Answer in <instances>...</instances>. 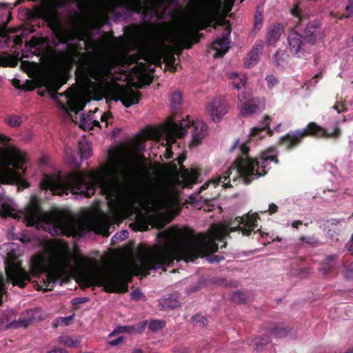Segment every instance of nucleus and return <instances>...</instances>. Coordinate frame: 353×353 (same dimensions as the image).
I'll list each match as a JSON object with an SVG mask.
<instances>
[{
	"instance_id": "1",
	"label": "nucleus",
	"mask_w": 353,
	"mask_h": 353,
	"mask_svg": "<svg viewBox=\"0 0 353 353\" xmlns=\"http://www.w3.org/2000/svg\"><path fill=\"white\" fill-rule=\"evenodd\" d=\"M74 259L68 244L63 241L54 243L50 250V257L42 253L33 255L30 259V270L28 272L20 261H6V274L8 281L14 286L24 288L31 281V276L39 278L46 273L42 279L41 288L50 291L56 283L63 278L72 268Z\"/></svg>"
},
{
	"instance_id": "2",
	"label": "nucleus",
	"mask_w": 353,
	"mask_h": 353,
	"mask_svg": "<svg viewBox=\"0 0 353 353\" xmlns=\"http://www.w3.org/2000/svg\"><path fill=\"white\" fill-rule=\"evenodd\" d=\"M120 180L112 170L94 171L87 174L83 171L72 172L65 179L57 174L43 176L40 186L42 190H50L52 194L68 195L69 192L90 198L99 188L102 194L113 196L118 191Z\"/></svg>"
},
{
	"instance_id": "3",
	"label": "nucleus",
	"mask_w": 353,
	"mask_h": 353,
	"mask_svg": "<svg viewBox=\"0 0 353 353\" xmlns=\"http://www.w3.org/2000/svg\"><path fill=\"white\" fill-rule=\"evenodd\" d=\"M217 225L212 227L208 234L199 233L194 235L192 237L183 241L180 247L174 250L170 245H157L153 248L148 254L143 256L140 259L141 265L138 269L137 275L146 276L150 274V270H158L163 268L164 270L165 266H170L174 260L180 261L181 260L186 263L193 261L198 259L199 256H208V260L210 263L220 262L225 259L222 255L214 254V252L219 250V246L216 242L223 243L220 246V249L223 250L226 248L227 243L225 241L227 237H224L223 240H215L214 245L216 250L211 251L200 248L199 245L194 243L198 236L203 235L206 239H210L212 234L215 231Z\"/></svg>"
},
{
	"instance_id": "4",
	"label": "nucleus",
	"mask_w": 353,
	"mask_h": 353,
	"mask_svg": "<svg viewBox=\"0 0 353 353\" xmlns=\"http://www.w3.org/2000/svg\"><path fill=\"white\" fill-rule=\"evenodd\" d=\"M92 260L81 257L76 263L77 281L86 288L103 287L108 293H125L128 291V283L132 281V274L127 270L101 271L92 269Z\"/></svg>"
},
{
	"instance_id": "5",
	"label": "nucleus",
	"mask_w": 353,
	"mask_h": 353,
	"mask_svg": "<svg viewBox=\"0 0 353 353\" xmlns=\"http://www.w3.org/2000/svg\"><path fill=\"white\" fill-rule=\"evenodd\" d=\"M292 14L297 19L296 26L302 28V33L292 30L288 36V44L290 52L301 58L310 54L312 48L323 41L325 34L319 21H311L307 16L301 15L297 8L292 10Z\"/></svg>"
},
{
	"instance_id": "6",
	"label": "nucleus",
	"mask_w": 353,
	"mask_h": 353,
	"mask_svg": "<svg viewBox=\"0 0 353 353\" xmlns=\"http://www.w3.org/2000/svg\"><path fill=\"white\" fill-rule=\"evenodd\" d=\"M24 220L28 226H43V229H48L52 236L68 235L72 230L71 221L64 212H44L40 199L36 196L31 197L26 208Z\"/></svg>"
},
{
	"instance_id": "7",
	"label": "nucleus",
	"mask_w": 353,
	"mask_h": 353,
	"mask_svg": "<svg viewBox=\"0 0 353 353\" xmlns=\"http://www.w3.org/2000/svg\"><path fill=\"white\" fill-rule=\"evenodd\" d=\"M139 59L138 54L128 53L119 57L108 55L91 56L82 61L78 70L84 79H93L102 83L112 74V70L117 65L130 66L137 63Z\"/></svg>"
},
{
	"instance_id": "8",
	"label": "nucleus",
	"mask_w": 353,
	"mask_h": 353,
	"mask_svg": "<svg viewBox=\"0 0 353 353\" xmlns=\"http://www.w3.org/2000/svg\"><path fill=\"white\" fill-rule=\"evenodd\" d=\"M249 147L243 144L241 147V156L238 157L234 163L240 176L246 185L259 177L267 174L271 168L270 162L279 164L278 151L274 148H271L263 152L259 158L252 159L249 157Z\"/></svg>"
},
{
	"instance_id": "9",
	"label": "nucleus",
	"mask_w": 353,
	"mask_h": 353,
	"mask_svg": "<svg viewBox=\"0 0 353 353\" xmlns=\"http://www.w3.org/2000/svg\"><path fill=\"white\" fill-rule=\"evenodd\" d=\"M257 214H247L243 216H238L234 220L229 221L227 224L216 225L215 231L210 239H206L203 235H200L194 241L196 245L205 250H216L215 240H223L224 237H230V233L240 231L243 236H250L254 228L257 226Z\"/></svg>"
},
{
	"instance_id": "10",
	"label": "nucleus",
	"mask_w": 353,
	"mask_h": 353,
	"mask_svg": "<svg viewBox=\"0 0 353 353\" xmlns=\"http://www.w3.org/2000/svg\"><path fill=\"white\" fill-rule=\"evenodd\" d=\"M341 135V130L338 126L330 133L323 127L315 122H310L305 128L292 130L282 136L279 140V144L285 147L288 151L298 148L306 137L314 139H336Z\"/></svg>"
},
{
	"instance_id": "11",
	"label": "nucleus",
	"mask_w": 353,
	"mask_h": 353,
	"mask_svg": "<svg viewBox=\"0 0 353 353\" xmlns=\"http://www.w3.org/2000/svg\"><path fill=\"white\" fill-rule=\"evenodd\" d=\"M214 21V14L210 8L201 9L199 11L197 20L192 25L194 32H183L179 35V40L185 49L192 48L194 43L199 42L201 34L199 30H203L205 28L211 26Z\"/></svg>"
},
{
	"instance_id": "12",
	"label": "nucleus",
	"mask_w": 353,
	"mask_h": 353,
	"mask_svg": "<svg viewBox=\"0 0 353 353\" xmlns=\"http://www.w3.org/2000/svg\"><path fill=\"white\" fill-rule=\"evenodd\" d=\"M68 79L64 74H57L48 77L46 80V87L50 95V98L54 101L59 107L68 113L78 112L82 110L84 105L79 101H68L66 105L58 99V91L67 83Z\"/></svg>"
},
{
	"instance_id": "13",
	"label": "nucleus",
	"mask_w": 353,
	"mask_h": 353,
	"mask_svg": "<svg viewBox=\"0 0 353 353\" xmlns=\"http://www.w3.org/2000/svg\"><path fill=\"white\" fill-rule=\"evenodd\" d=\"M63 5L62 0H43V4L37 8V15L46 22L50 29L54 30L60 26L57 8Z\"/></svg>"
},
{
	"instance_id": "14",
	"label": "nucleus",
	"mask_w": 353,
	"mask_h": 353,
	"mask_svg": "<svg viewBox=\"0 0 353 353\" xmlns=\"http://www.w3.org/2000/svg\"><path fill=\"white\" fill-rule=\"evenodd\" d=\"M188 125V122H182L177 123L174 121H170L164 126V132L165 134V143L166 146L165 153L164 154L166 159H171L173 157L172 147L173 144L176 143V139L183 138L185 135V129Z\"/></svg>"
},
{
	"instance_id": "15",
	"label": "nucleus",
	"mask_w": 353,
	"mask_h": 353,
	"mask_svg": "<svg viewBox=\"0 0 353 353\" xmlns=\"http://www.w3.org/2000/svg\"><path fill=\"white\" fill-rule=\"evenodd\" d=\"M185 155H180L177 159L179 170H177V165L173 163V170L177 172L178 175L181 178L183 185L185 188H192V185L199 182V178L201 176V170L197 168L186 169L183 165V161L185 160Z\"/></svg>"
},
{
	"instance_id": "16",
	"label": "nucleus",
	"mask_w": 353,
	"mask_h": 353,
	"mask_svg": "<svg viewBox=\"0 0 353 353\" xmlns=\"http://www.w3.org/2000/svg\"><path fill=\"white\" fill-rule=\"evenodd\" d=\"M188 122V125L185 127V134L187 133L188 128L192 129V141L190 142V146H196L202 141V139L207 135L208 126L202 121H195L191 122L189 119H183L179 121H174L177 123H181L182 122Z\"/></svg>"
},
{
	"instance_id": "17",
	"label": "nucleus",
	"mask_w": 353,
	"mask_h": 353,
	"mask_svg": "<svg viewBox=\"0 0 353 353\" xmlns=\"http://www.w3.org/2000/svg\"><path fill=\"white\" fill-rule=\"evenodd\" d=\"M207 110L214 121H219L228 112V105L223 97H218L208 103Z\"/></svg>"
},
{
	"instance_id": "18",
	"label": "nucleus",
	"mask_w": 353,
	"mask_h": 353,
	"mask_svg": "<svg viewBox=\"0 0 353 353\" xmlns=\"http://www.w3.org/2000/svg\"><path fill=\"white\" fill-rule=\"evenodd\" d=\"M145 166V159L143 157H136L132 159L128 171L126 172V176L130 182L137 181L142 174V168Z\"/></svg>"
},
{
	"instance_id": "19",
	"label": "nucleus",
	"mask_w": 353,
	"mask_h": 353,
	"mask_svg": "<svg viewBox=\"0 0 353 353\" xmlns=\"http://www.w3.org/2000/svg\"><path fill=\"white\" fill-rule=\"evenodd\" d=\"M141 98V92L134 91L133 89L122 88L118 92L117 100L122 102L125 107L130 108L138 103Z\"/></svg>"
},
{
	"instance_id": "20",
	"label": "nucleus",
	"mask_w": 353,
	"mask_h": 353,
	"mask_svg": "<svg viewBox=\"0 0 353 353\" xmlns=\"http://www.w3.org/2000/svg\"><path fill=\"white\" fill-rule=\"evenodd\" d=\"M228 34L223 36L220 39L215 40L212 44V48L216 52L214 54V58L223 57L228 51L230 47L228 46V37L231 32L230 26L228 27Z\"/></svg>"
},
{
	"instance_id": "21",
	"label": "nucleus",
	"mask_w": 353,
	"mask_h": 353,
	"mask_svg": "<svg viewBox=\"0 0 353 353\" xmlns=\"http://www.w3.org/2000/svg\"><path fill=\"white\" fill-rule=\"evenodd\" d=\"M283 30V26L281 23H277L270 25L265 35L266 45H274L280 39Z\"/></svg>"
},
{
	"instance_id": "22",
	"label": "nucleus",
	"mask_w": 353,
	"mask_h": 353,
	"mask_svg": "<svg viewBox=\"0 0 353 353\" xmlns=\"http://www.w3.org/2000/svg\"><path fill=\"white\" fill-rule=\"evenodd\" d=\"M32 319H19L18 320H11V318L8 316H6L2 319L0 323V329L8 330L11 328L18 327H27L30 323Z\"/></svg>"
},
{
	"instance_id": "23",
	"label": "nucleus",
	"mask_w": 353,
	"mask_h": 353,
	"mask_svg": "<svg viewBox=\"0 0 353 353\" xmlns=\"http://www.w3.org/2000/svg\"><path fill=\"white\" fill-rule=\"evenodd\" d=\"M230 174L231 169H228V170L223 175L213 178L211 180L206 182L205 183H204L203 185H201L199 192H201L203 190H206L210 184H212L214 187H216L221 183H222L223 186L225 188L231 187L232 185H230V181H228V183H225V181L230 179Z\"/></svg>"
},
{
	"instance_id": "24",
	"label": "nucleus",
	"mask_w": 353,
	"mask_h": 353,
	"mask_svg": "<svg viewBox=\"0 0 353 353\" xmlns=\"http://www.w3.org/2000/svg\"><path fill=\"white\" fill-rule=\"evenodd\" d=\"M230 174L231 169H228V170L223 175L213 178L211 180L206 182L205 183H204L203 185H201L199 192H201L203 190H206L210 184H212L214 187H216L221 183H222L223 186L225 188L231 187L232 185H230V181H228V183H225V181L230 179Z\"/></svg>"
},
{
	"instance_id": "25",
	"label": "nucleus",
	"mask_w": 353,
	"mask_h": 353,
	"mask_svg": "<svg viewBox=\"0 0 353 353\" xmlns=\"http://www.w3.org/2000/svg\"><path fill=\"white\" fill-rule=\"evenodd\" d=\"M338 259L336 254L327 256L323 261L322 267L319 268V272L325 276L332 275L336 268V261Z\"/></svg>"
},
{
	"instance_id": "26",
	"label": "nucleus",
	"mask_w": 353,
	"mask_h": 353,
	"mask_svg": "<svg viewBox=\"0 0 353 353\" xmlns=\"http://www.w3.org/2000/svg\"><path fill=\"white\" fill-rule=\"evenodd\" d=\"M263 50V42L260 41L256 42L252 48L250 53L249 58L250 64H254L259 59Z\"/></svg>"
},
{
	"instance_id": "27",
	"label": "nucleus",
	"mask_w": 353,
	"mask_h": 353,
	"mask_svg": "<svg viewBox=\"0 0 353 353\" xmlns=\"http://www.w3.org/2000/svg\"><path fill=\"white\" fill-rule=\"evenodd\" d=\"M259 111H260V108L258 105L250 104L248 102H244L241 105L240 113L244 117L256 113Z\"/></svg>"
},
{
	"instance_id": "28",
	"label": "nucleus",
	"mask_w": 353,
	"mask_h": 353,
	"mask_svg": "<svg viewBox=\"0 0 353 353\" xmlns=\"http://www.w3.org/2000/svg\"><path fill=\"white\" fill-rule=\"evenodd\" d=\"M268 330L270 334L276 338L284 337L289 332V330L281 325L270 327L268 328Z\"/></svg>"
},
{
	"instance_id": "29",
	"label": "nucleus",
	"mask_w": 353,
	"mask_h": 353,
	"mask_svg": "<svg viewBox=\"0 0 353 353\" xmlns=\"http://www.w3.org/2000/svg\"><path fill=\"white\" fill-rule=\"evenodd\" d=\"M58 341L68 347H76L79 343V341L77 339H74L68 335L60 336L58 338Z\"/></svg>"
},
{
	"instance_id": "30",
	"label": "nucleus",
	"mask_w": 353,
	"mask_h": 353,
	"mask_svg": "<svg viewBox=\"0 0 353 353\" xmlns=\"http://www.w3.org/2000/svg\"><path fill=\"white\" fill-rule=\"evenodd\" d=\"M171 107L172 110H177L182 101V94L179 91H175L172 93L171 98Z\"/></svg>"
},
{
	"instance_id": "31",
	"label": "nucleus",
	"mask_w": 353,
	"mask_h": 353,
	"mask_svg": "<svg viewBox=\"0 0 353 353\" xmlns=\"http://www.w3.org/2000/svg\"><path fill=\"white\" fill-rule=\"evenodd\" d=\"M270 342V339L269 336L264 337H256L253 340V345L255 346V349L257 351H261L263 350L264 346L268 345Z\"/></svg>"
},
{
	"instance_id": "32",
	"label": "nucleus",
	"mask_w": 353,
	"mask_h": 353,
	"mask_svg": "<svg viewBox=\"0 0 353 353\" xmlns=\"http://www.w3.org/2000/svg\"><path fill=\"white\" fill-rule=\"evenodd\" d=\"M165 325V321L163 320L154 319L150 321L148 328L151 332H157L162 330Z\"/></svg>"
},
{
	"instance_id": "33",
	"label": "nucleus",
	"mask_w": 353,
	"mask_h": 353,
	"mask_svg": "<svg viewBox=\"0 0 353 353\" xmlns=\"http://www.w3.org/2000/svg\"><path fill=\"white\" fill-rule=\"evenodd\" d=\"M289 57V54H288L284 50H279L274 54V61L276 63V65H282Z\"/></svg>"
},
{
	"instance_id": "34",
	"label": "nucleus",
	"mask_w": 353,
	"mask_h": 353,
	"mask_svg": "<svg viewBox=\"0 0 353 353\" xmlns=\"http://www.w3.org/2000/svg\"><path fill=\"white\" fill-rule=\"evenodd\" d=\"M230 77L234 79L233 86L235 89L239 90L245 85L247 78L245 76L239 79L238 74L233 73L231 74Z\"/></svg>"
},
{
	"instance_id": "35",
	"label": "nucleus",
	"mask_w": 353,
	"mask_h": 353,
	"mask_svg": "<svg viewBox=\"0 0 353 353\" xmlns=\"http://www.w3.org/2000/svg\"><path fill=\"white\" fill-rule=\"evenodd\" d=\"M79 152L82 159H87L92 154L91 147L89 144L79 143Z\"/></svg>"
},
{
	"instance_id": "36",
	"label": "nucleus",
	"mask_w": 353,
	"mask_h": 353,
	"mask_svg": "<svg viewBox=\"0 0 353 353\" xmlns=\"http://www.w3.org/2000/svg\"><path fill=\"white\" fill-rule=\"evenodd\" d=\"M164 61L165 62L166 65L171 68L172 72L176 71V67L174 66L176 58L173 52H166L164 57Z\"/></svg>"
},
{
	"instance_id": "37",
	"label": "nucleus",
	"mask_w": 353,
	"mask_h": 353,
	"mask_svg": "<svg viewBox=\"0 0 353 353\" xmlns=\"http://www.w3.org/2000/svg\"><path fill=\"white\" fill-rule=\"evenodd\" d=\"M14 210L8 204H2L0 208V216L2 217H15Z\"/></svg>"
},
{
	"instance_id": "38",
	"label": "nucleus",
	"mask_w": 353,
	"mask_h": 353,
	"mask_svg": "<svg viewBox=\"0 0 353 353\" xmlns=\"http://www.w3.org/2000/svg\"><path fill=\"white\" fill-rule=\"evenodd\" d=\"M263 17L261 12L256 10L254 16V28L253 30L256 32L261 30L262 27Z\"/></svg>"
},
{
	"instance_id": "39",
	"label": "nucleus",
	"mask_w": 353,
	"mask_h": 353,
	"mask_svg": "<svg viewBox=\"0 0 353 353\" xmlns=\"http://www.w3.org/2000/svg\"><path fill=\"white\" fill-rule=\"evenodd\" d=\"M7 123L12 128L19 127L21 124V119L17 115H10L6 119Z\"/></svg>"
},
{
	"instance_id": "40",
	"label": "nucleus",
	"mask_w": 353,
	"mask_h": 353,
	"mask_svg": "<svg viewBox=\"0 0 353 353\" xmlns=\"http://www.w3.org/2000/svg\"><path fill=\"white\" fill-rule=\"evenodd\" d=\"M171 200L170 195H159L154 199L155 204L159 206H164L170 203Z\"/></svg>"
},
{
	"instance_id": "41",
	"label": "nucleus",
	"mask_w": 353,
	"mask_h": 353,
	"mask_svg": "<svg viewBox=\"0 0 353 353\" xmlns=\"http://www.w3.org/2000/svg\"><path fill=\"white\" fill-rule=\"evenodd\" d=\"M300 240L302 243H306L312 246H316L319 243V241L314 236H301Z\"/></svg>"
},
{
	"instance_id": "42",
	"label": "nucleus",
	"mask_w": 353,
	"mask_h": 353,
	"mask_svg": "<svg viewBox=\"0 0 353 353\" xmlns=\"http://www.w3.org/2000/svg\"><path fill=\"white\" fill-rule=\"evenodd\" d=\"M99 225L101 227L103 234L106 236H109L108 230L111 225L109 221L106 218L102 219L99 221Z\"/></svg>"
},
{
	"instance_id": "43",
	"label": "nucleus",
	"mask_w": 353,
	"mask_h": 353,
	"mask_svg": "<svg viewBox=\"0 0 353 353\" xmlns=\"http://www.w3.org/2000/svg\"><path fill=\"white\" fill-rule=\"evenodd\" d=\"M232 299L234 302H237L239 303H244L246 301V295L241 292L236 291L232 294Z\"/></svg>"
},
{
	"instance_id": "44",
	"label": "nucleus",
	"mask_w": 353,
	"mask_h": 353,
	"mask_svg": "<svg viewBox=\"0 0 353 353\" xmlns=\"http://www.w3.org/2000/svg\"><path fill=\"white\" fill-rule=\"evenodd\" d=\"M6 281L3 275L0 273V305H1L3 302L2 299L3 295L6 294V290L5 289Z\"/></svg>"
},
{
	"instance_id": "45",
	"label": "nucleus",
	"mask_w": 353,
	"mask_h": 353,
	"mask_svg": "<svg viewBox=\"0 0 353 353\" xmlns=\"http://www.w3.org/2000/svg\"><path fill=\"white\" fill-rule=\"evenodd\" d=\"M265 81L269 89H272L279 83L277 79L272 74H269L265 77Z\"/></svg>"
},
{
	"instance_id": "46",
	"label": "nucleus",
	"mask_w": 353,
	"mask_h": 353,
	"mask_svg": "<svg viewBox=\"0 0 353 353\" xmlns=\"http://www.w3.org/2000/svg\"><path fill=\"white\" fill-rule=\"evenodd\" d=\"M136 224L137 225V230L139 231H145L148 229V224L147 222L138 219L136 221Z\"/></svg>"
},
{
	"instance_id": "47",
	"label": "nucleus",
	"mask_w": 353,
	"mask_h": 353,
	"mask_svg": "<svg viewBox=\"0 0 353 353\" xmlns=\"http://www.w3.org/2000/svg\"><path fill=\"white\" fill-rule=\"evenodd\" d=\"M131 296L132 299L139 301L143 296V294L139 288H137L132 291Z\"/></svg>"
},
{
	"instance_id": "48",
	"label": "nucleus",
	"mask_w": 353,
	"mask_h": 353,
	"mask_svg": "<svg viewBox=\"0 0 353 353\" xmlns=\"http://www.w3.org/2000/svg\"><path fill=\"white\" fill-rule=\"evenodd\" d=\"M346 17H350L353 13V0H348V3L345 7Z\"/></svg>"
},
{
	"instance_id": "49",
	"label": "nucleus",
	"mask_w": 353,
	"mask_h": 353,
	"mask_svg": "<svg viewBox=\"0 0 353 353\" xmlns=\"http://www.w3.org/2000/svg\"><path fill=\"white\" fill-rule=\"evenodd\" d=\"M134 73H141L145 70V64L143 63H138V65L132 68Z\"/></svg>"
},
{
	"instance_id": "50",
	"label": "nucleus",
	"mask_w": 353,
	"mask_h": 353,
	"mask_svg": "<svg viewBox=\"0 0 353 353\" xmlns=\"http://www.w3.org/2000/svg\"><path fill=\"white\" fill-rule=\"evenodd\" d=\"M72 95V91L70 90V88H68L63 92H58V96L65 97V98L68 99V101H75L74 100L71 99Z\"/></svg>"
},
{
	"instance_id": "51",
	"label": "nucleus",
	"mask_w": 353,
	"mask_h": 353,
	"mask_svg": "<svg viewBox=\"0 0 353 353\" xmlns=\"http://www.w3.org/2000/svg\"><path fill=\"white\" fill-rule=\"evenodd\" d=\"M322 76H323L322 72H320L319 73L315 74L314 77L309 81V82H308L309 85L315 86L316 84L317 83V81L316 79H319V78H321Z\"/></svg>"
},
{
	"instance_id": "52",
	"label": "nucleus",
	"mask_w": 353,
	"mask_h": 353,
	"mask_svg": "<svg viewBox=\"0 0 353 353\" xmlns=\"http://www.w3.org/2000/svg\"><path fill=\"white\" fill-rule=\"evenodd\" d=\"M194 319L196 323H199L200 325L205 326L206 319L202 316H194Z\"/></svg>"
},
{
	"instance_id": "53",
	"label": "nucleus",
	"mask_w": 353,
	"mask_h": 353,
	"mask_svg": "<svg viewBox=\"0 0 353 353\" xmlns=\"http://www.w3.org/2000/svg\"><path fill=\"white\" fill-rule=\"evenodd\" d=\"M88 301V298H87V297L74 298L72 299V304L75 305V304L84 303L87 302Z\"/></svg>"
},
{
	"instance_id": "54",
	"label": "nucleus",
	"mask_w": 353,
	"mask_h": 353,
	"mask_svg": "<svg viewBox=\"0 0 353 353\" xmlns=\"http://www.w3.org/2000/svg\"><path fill=\"white\" fill-rule=\"evenodd\" d=\"M147 324H148L147 321H143L140 322L139 324L137 327V333L142 332L145 330V327L147 326Z\"/></svg>"
},
{
	"instance_id": "55",
	"label": "nucleus",
	"mask_w": 353,
	"mask_h": 353,
	"mask_svg": "<svg viewBox=\"0 0 353 353\" xmlns=\"http://www.w3.org/2000/svg\"><path fill=\"white\" fill-rule=\"evenodd\" d=\"M88 121L86 120V119L84 117V115H82L81 117V123H80V127L82 128L83 129L85 130L87 128H89V126H90V124H88Z\"/></svg>"
},
{
	"instance_id": "56",
	"label": "nucleus",
	"mask_w": 353,
	"mask_h": 353,
	"mask_svg": "<svg viewBox=\"0 0 353 353\" xmlns=\"http://www.w3.org/2000/svg\"><path fill=\"white\" fill-rule=\"evenodd\" d=\"M264 130V128H254L252 130V132H251V137H256L258 136V134L259 133H261L263 130Z\"/></svg>"
},
{
	"instance_id": "57",
	"label": "nucleus",
	"mask_w": 353,
	"mask_h": 353,
	"mask_svg": "<svg viewBox=\"0 0 353 353\" xmlns=\"http://www.w3.org/2000/svg\"><path fill=\"white\" fill-rule=\"evenodd\" d=\"M112 113L110 112H106L102 114V116L101 117V121L102 122L107 121L110 118H112Z\"/></svg>"
},
{
	"instance_id": "58",
	"label": "nucleus",
	"mask_w": 353,
	"mask_h": 353,
	"mask_svg": "<svg viewBox=\"0 0 353 353\" xmlns=\"http://www.w3.org/2000/svg\"><path fill=\"white\" fill-rule=\"evenodd\" d=\"M238 99H239V101H240L241 104H242V103H244V102H247V101H250L248 99H247V97H246V94H245V93L244 92H242V93H240V94H239V96H238Z\"/></svg>"
},
{
	"instance_id": "59",
	"label": "nucleus",
	"mask_w": 353,
	"mask_h": 353,
	"mask_svg": "<svg viewBox=\"0 0 353 353\" xmlns=\"http://www.w3.org/2000/svg\"><path fill=\"white\" fill-rule=\"evenodd\" d=\"M278 210V207L274 203H271L269 205L268 212L270 214H272L275 213Z\"/></svg>"
},
{
	"instance_id": "60",
	"label": "nucleus",
	"mask_w": 353,
	"mask_h": 353,
	"mask_svg": "<svg viewBox=\"0 0 353 353\" xmlns=\"http://www.w3.org/2000/svg\"><path fill=\"white\" fill-rule=\"evenodd\" d=\"M126 327L128 329L126 330L125 333H129V334L137 333L136 326H134V325L126 326Z\"/></svg>"
},
{
	"instance_id": "61",
	"label": "nucleus",
	"mask_w": 353,
	"mask_h": 353,
	"mask_svg": "<svg viewBox=\"0 0 353 353\" xmlns=\"http://www.w3.org/2000/svg\"><path fill=\"white\" fill-rule=\"evenodd\" d=\"M122 341H123V338L119 337L117 339L112 340V341H109L108 343L111 345H117L119 344Z\"/></svg>"
},
{
	"instance_id": "62",
	"label": "nucleus",
	"mask_w": 353,
	"mask_h": 353,
	"mask_svg": "<svg viewBox=\"0 0 353 353\" xmlns=\"http://www.w3.org/2000/svg\"><path fill=\"white\" fill-rule=\"evenodd\" d=\"M47 353H68V351L63 348L54 349L48 352Z\"/></svg>"
},
{
	"instance_id": "63",
	"label": "nucleus",
	"mask_w": 353,
	"mask_h": 353,
	"mask_svg": "<svg viewBox=\"0 0 353 353\" xmlns=\"http://www.w3.org/2000/svg\"><path fill=\"white\" fill-rule=\"evenodd\" d=\"M345 276L348 279H353V269H348L345 271Z\"/></svg>"
},
{
	"instance_id": "64",
	"label": "nucleus",
	"mask_w": 353,
	"mask_h": 353,
	"mask_svg": "<svg viewBox=\"0 0 353 353\" xmlns=\"http://www.w3.org/2000/svg\"><path fill=\"white\" fill-rule=\"evenodd\" d=\"M9 141H10V139L8 137L0 134V143H1L6 144L8 143Z\"/></svg>"
}]
</instances>
